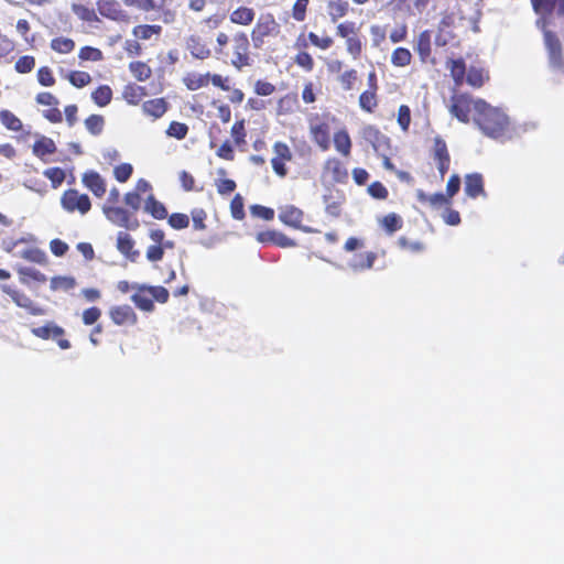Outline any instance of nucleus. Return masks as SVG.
<instances>
[{
	"label": "nucleus",
	"instance_id": "nucleus-1",
	"mask_svg": "<svg viewBox=\"0 0 564 564\" xmlns=\"http://www.w3.org/2000/svg\"><path fill=\"white\" fill-rule=\"evenodd\" d=\"M475 123L489 138L496 140H509L520 135L522 132L534 130L536 123L525 122L519 127H512L509 118L500 109L494 108L481 99H477L475 105Z\"/></svg>",
	"mask_w": 564,
	"mask_h": 564
},
{
	"label": "nucleus",
	"instance_id": "nucleus-2",
	"mask_svg": "<svg viewBox=\"0 0 564 564\" xmlns=\"http://www.w3.org/2000/svg\"><path fill=\"white\" fill-rule=\"evenodd\" d=\"M531 2L534 12L540 15L535 24L543 32L549 65L554 70L564 69L562 43L555 33L546 29L550 15L554 10L557 15L564 17V0H531Z\"/></svg>",
	"mask_w": 564,
	"mask_h": 564
},
{
	"label": "nucleus",
	"instance_id": "nucleus-3",
	"mask_svg": "<svg viewBox=\"0 0 564 564\" xmlns=\"http://www.w3.org/2000/svg\"><path fill=\"white\" fill-rule=\"evenodd\" d=\"M214 51L219 59L231 65L237 70H241L252 64L250 41L243 31H237L231 36L226 32H218Z\"/></svg>",
	"mask_w": 564,
	"mask_h": 564
},
{
	"label": "nucleus",
	"instance_id": "nucleus-4",
	"mask_svg": "<svg viewBox=\"0 0 564 564\" xmlns=\"http://www.w3.org/2000/svg\"><path fill=\"white\" fill-rule=\"evenodd\" d=\"M135 293L131 296L134 305L143 312L154 311V302L164 304L169 301L167 289L161 285L134 284Z\"/></svg>",
	"mask_w": 564,
	"mask_h": 564
},
{
	"label": "nucleus",
	"instance_id": "nucleus-5",
	"mask_svg": "<svg viewBox=\"0 0 564 564\" xmlns=\"http://www.w3.org/2000/svg\"><path fill=\"white\" fill-rule=\"evenodd\" d=\"M280 26L271 14H261L251 31L254 47H261L267 40L279 34Z\"/></svg>",
	"mask_w": 564,
	"mask_h": 564
},
{
	"label": "nucleus",
	"instance_id": "nucleus-6",
	"mask_svg": "<svg viewBox=\"0 0 564 564\" xmlns=\"http://www.w3.org/2000/svg\"><path fill=\"white\" fill-rule=\"evenodd\" d=\"M102 212L106 218L118 227H122L128 230H137L140 226L139 219L133 215V213L122 207L106 204L102 207Z\"/></svg>",
	"mask_w": 564,
	"mask_h": 564
},
{
	"label": "nucleus",
	"instance_id": "nucleus-7",
	"mask_svg": "<svg viewBox=\"0 0 564 564\" xmlns=\"http://www.w3.org/2000/svg\"><path fill=\"white\" fill-rule=\"evenodd\" d=\"M61 205L67 213L86 215L91 208V202L87 194H82L75 188L66 189L61 196Z\"/></svg>",
	"mask_w": 564,
	"mask_h": 564
},
{
	"label": "nucleus",
	"instance_id": "nucleus-8",
	"mask_svg": "<svg viewBox=\"0 0 564 564\" xmlns=\"http://www.w3.org/2000/svg\"><path fill=\"white\" fill-rule=\"evenodd\" d=\"M0 290L10 296V299L13 301V303L25 310L30 315L33 316H42L46 313V310L35 303L29 295H26L24 292L15 289L14 286L10 284H1Z\"/></svg>",
	"mask_w": 564,
	"mask_h": 564
},
{
	"label": "nucleus",
	"instance_id": "nucleus-9",
	"mask_svg": "<svg viewBox=\"0 0 564 564\" xmlns=\"http://www.w3.org/2000/svg\"><path fill=\"white\" fill-rule=\"evenodd\" d=\"M149 237L153 245L149 246L145 251V257L150 262H159L163 259L166 249H174L175 242L165 239L164 230L156 228L149 231Z\"/></svg>",
	"mask_w": 564,
	"mask_h": 564
},
{
	"label": "nucleus",
	"instance_id": "nucleus-10",
	"mask_svg": "<svg viewBox=\"0 0 564 564\" xmlns=\"http://www.w3.org/2000/svg\"><path fill=\"white\" fill-rule=\"evenodd\" d=\"M108 315L117 326L132 327L138 324V315L128 304L113 305L109 308Z\"/></svg>",
	"mask_w": 564,
	"mask_h": 564
},
{
	"label": "nucleus",
	"instance_id": "nucleus-11",
	"mask_svg": "<svg viewBox=\"0 0 564 564\" xmlns=\"http://www.w3.org/2000/svg\"><path fill=\"white\" fill-rule=\"evenodd\" d=\"M477 99H473L467 95H455L452 98L449 111L462 122L469 121V113L475 112Z\"/></svg>",
	"mask_w": 564,
	"mask_h": 564
},
{
	"label": "nucleus",
	"instance_id": "nucleus-12",
	"mask_svg": "<svg viewBox=\"0 0 564 564\" xmlns=\"http://www.w3.org/2000/svg\"><path fill=\"white\" fill-rule=\"evenodd\" d=\"M98 12L117 22H129L130 15L124 11L117 0H97Z\"/></svg>",
	"mask_w": 564,
	"mask_h": 564
},
{
	"label": "nucleus",
	"instance_id": "nucleus-13",
	"mask_svg": "<svg viewBox=\"0 0 564 564\" xmlns=\"http://www.w3.org/2000/svg\"><path fill=\"white\" fill-rule=\"evenodd\" d=\"M185 47L196 59L204 61L212 56L207 40L199 34L188 35L185 40Z\"/></svg>",
	"mask_w": 564,
	"mask_h": 564
},
{
	"label": "nucleus",
	"instance_id": "nucleus-14",
	"mask_svg": "<svg viewBox=\"0 0 564 564\" xmlns=\"http://www.w3.org/2000/svg\"><path fill=\"white\" fill-rule=\"evenodd\" d=\"M364 139L369 142L377 154L389 152L390 140L387 135L382 134L378 129L372 126H367L362 129Z\"/></svg>",
	"mask_w": 564,
	"mask_h": 564
},
{
	"label": "nucleus",
	"instance_id": "nucleus-15",
	"mask_svg": "<svg viewBox=\"0 0 564 564\" xmlns=\"http://www.w3.org/2000/svg\"><path fill=\"white\" fill-rule=\"evenodd\" d=\"M154 7L152 11L156 12L158 20L162 21L164 24H173L176 22L178 4L175 0H160L159 2L154 0Z\"/></svg>",
	"mask_w": 564,
	"mask_h": 564
},
{
	"label": "nucleus",
	"instance_id": "nucleus-16",
	"mask_svg": "<svg viewBox=\"0 0 564 564\" xmlns=\"http://www.w3.org/2000/svg\"><path fill=\"white\" fill-rule=\"evenodd\" d=\"M82 182L98 198L102 197L107 192L106 181L96 171L85 172Z\"/></svg>",
	"mask_w": 564,
	"mask_h": 564
},
{
	"label": "nucleus",
	"instance_id": "nucleus-17",
	"mask_svg": "<svg viewBox=\"0 0 564 564\" xmlns=\"http://www.w3.org/2000/svg\"><path fill=\"white\" fill-rule=\"evenodd\" d=\"M134 245L135 242L129 234L124 231L118 232L116 247L121 254L132 262H134L140 254V252L134 249Z\"/></svg>",
	"mask_w": 564,
	"mask_h": 564
},
{
	"label": "nucleus",
	"instance_id": "nucleus-18",
	"mask_svg": "<svg viewBox=\"0 0 564 564\" xmlns=\"http://www.w3.org/2000/svg\"><path fill=\"white\" fill-rule=\"evenodd\" d=\"M169 107V101L165 98L160 97L144 101L142 104V111L144 115L153 119H159L165 115Z\"/></svg>",
	"mask_w": 564,
	"mask_h": 564
},
{
	"label": "nucleus",
	"instance_id": "nucleus-19",
	"mask_svg": "<svg viewBox=\"0 0 564 564\" xmlns=\"http://www.w3.org/2000/svg\"><path fill=\"white\" fill-rule=\"evenodd\" d=\"M147 96V89L143 86L130 83L123 87L122 98L127 104L137 106Z\"/></svg>",
	"mask_w": 564,
	"mask_h": 564
},
{
	"label": "nucleus",
	"instance_id": "nucleus-20",
	"mask_svg": "<svg viewBox=\"0 0 564 564\" xmlns=\"http://www.w3.org/2000/svg\"><path fill=\"white\" fill-rule=\"evenodd\" d=\"M465 193L471 198L485 194L484 181L479 173L468 174L465 177Z\"/></svg>",
	"mask_w": 564,
	"mask_h": 564
},
{
	"label": "nucleus",
	"instance_id": "nucleus-21",
	"mask_svg": "<svg viewBox=\"0 0 564 564\" xmlns=\"http://www.w3.org/2000/svg\"><path fill=\"white\" fill-rule=\"evenodd\" d=\"M256 12L249 7H238L230 14V22L238 25H249L254 20Z\"/></svg>",
	"mask_w": 564,
	"mask_h": 564
},
{
	"label": "nucleus",
	"instance_id": "nucleus-22",
	"mask_svg": "<svg viewBox=\"0 0 564 564\" xmlns=\"http://www.w3.org/2000/svg\"><path fill=\"white\" fill-rule=\"evenodd\" d=\"M183 84L188 90H197L209 84V73L199 74L195 72L187 73L183 79Z\"/></svg>",
	"mask_w": 564,
	"mask_h": 564
},
{
	"label": "nucleus",
	"instance_id": "nucleus-23",
	"mask_svg": "<svg viewBox=\"0 0 564 564\" xmlns=\"http://www.w3.org/2000/svg\"><path fill=\"white\" fill-rule=\"evenodd\" d=\"M57 148L55 142L47 137H41L32 147L33 154L42 160L46 155L54 154Z\"/></svg>",
	"mask_w": 564,
	"mask_h": 564
},
{
	"label": "nucleus",
	"instance_id": "nucleus-24",
	"mask_svg": "<svg viewBox=\"0 0 564 564\" xmlns=\"http://www.w3.org/2000/svg\"><path fill=\"white\" fill-rule=\"evenodd\" d=\"M162 26L158 24H140L133 28L132 34L138 40H150L152 36H160Z\"/></svg>",
	"mask_w": 564,
	"mask_h": 564
},
{
	"label": "nucleus",
	"instance_id": "nucleus-25",
	"mask_svg": "<svg viewBox=\"0 0 564 564\" xmlns=\"http://www.w3.org/2000/svg\"><path fill=\"white\" fill-rule=\"evenodd\" d=\"M145 210L155 219L162 220L167 217V209L163 203L150 195L145 200Z\"/></svg>",
	"mask_w": 564,
	"mask_h": 564
},
{
	"label": "nucleus",
	"instance_id": "nucleus-26",
	"mask_svg": "<svg viewBox=\"0 0 564 564\" xmlns=\"http://www.w3.org/2000/svg\"><path fill=\"white\" fill-rule=\"evenodd\" d=\"M129 70L139 82H145L152 76V68L142 61H134L129 64Z\"/></svg>",
	"mask_w": 564,
	"mask_h": 564
},
{
	"label": "nucleus",
	"instance_id": "nucleus-27",
	"mask_svg": "<svg viewBox=\"0 0 564 564\" xmlns=\"http://www.w3.org/2000/svg\"><path fill=\"white\" fill-rule=\"evenodd\" d=\"M302 217L303 213L300 209L293 206H288L284 208V225H289L304 231H310L307 227L301 225Z\"/></svg>",
	"mask_w": 564,
	"mask_h": 564
},
{
	"label": "nucleus",
	"instance_id": "nucleus-28",
	"mask_svg": "<svg viewBox=\"0 0 564 564\" xmlns=\"http://www.w3.org/2000/svg\"><path fill=\"white\" fill-rule=\"evenodd\" d=\"M75 42L70 37L57 36L51 40L50 47L58 54H69L75 50Z\"/></svg>",
	"mask_w": 564,
	"mask_h": 564
},
{
	"label": "nucleus",
	"instance_id": "nucleus-29",
	"mask_svg": "<svg viewBox=\"0 0 564 564\" xmlns=\"http://www.w3.org/2000/svg\"><path fill=\"white\" fill-rule=\"evenodd\" d=\"M76 280L73 276L57 275L53 276L50 281V288L52 291H64L68 292L76 286Z\"/></svg>",
	"mask_w": 564,
	"mask_h": 564
},
{
	"label": "nucleus",
	"instance_id": "nucleus-30",
	"mask_svg": "<svg viewBox=\"0 0 564 564\" xmlns=\"http://www.w3.org/2000/svg\"><path fill=\"white\" fill-rule=\"evenodd\" d=\"M91 99L99 107H106L112 99V89L108 85H100L91 93Z\"/></svg>",
	"mask_w": 564,
	"mask_h": 564
},
{
	"label": "nucleus",
	"instance_id": "nucleus-31",
	"mask_svg": "<svg viewBox=\"0 0 564 564\" xmlns=\"http://www.w3.org/2000/svg\"><path fill=\"white\" fill-rule=\"evenodd\" d=\"M58 326L59 325H57L55 322L48 321L42 326L33 327L31 333L33 336L42 340H52Z\"/></svg>",
	"mask_w": 564,
	"mask_h": 564
},
{
	"label": "nucleus",
	"instance_id": "nucleus-32",
	"mask_svg": "<svg viewBox=\"0 0 564 564\" xmlns=\"http://www.w3.org/2000/svg\"><path fill=\"white\" fill-rule=\"evenodd\" d=\"M348 7L349 4L345 0H329L327 4V12L330 19L335 22L347 13Z\"/></svg>",
	"mask_w": 564,
	"mask_h": 564
},
{
	"label": "nucleus",
	"instance_id": "nucleus-33",
	"mask_svg": "<svg viewBox=\"0 0 564 564\" xmlns=\"http://www.w3.org/2000/svg\"><path fill=\"white\" fill-rule=\"evenodd\" d=\"M18 272L20 274L21 282L24 284H28L30 281H35L39 283L46 282L45 274L34 268H20Z\"/></svg>",
	"mask_w": 564,
	"mask_h": 564
},
{
	"label": "nucleus",
	"instance_id": "nucleus-34",
	"mask_svg": "<svg viewBox=\"0 0 564 564\" xmlns=\"http://www.w3.org/2000/svg\"><path fill=\"white\" fill-rule=\"evenodd\" d=\"M72 10L82 21L89 22V23L98 21V17H97L95 10L85 4L74 3L72 6Z\"/></svg>",
	"mask_w": 564,
	"mask_h": 564
},
{
	"label": "nucleus",
	"instance_id": "nucleus-35",
	"mask_svg": "<svg viewBox=\"0 0 564 564\" xmlns=\"http://www.w3.org/2000/svg\"><path fill=\"white\" fill-rule=\"evenodd\" d=\"M0 119L3 126L11 131H20L22 130V121L11 111L2 110L0 111Z\"/></svg>",
	"mask_w": 564,
	"mask_h": 564
},
{
	"label": "nucleus",
	"instance_id": "nucleus-36",
	"mask_svg": "<svg viewBox=\"0 0 564 564\" xmlns=\"http://www.w3.org/2000/svg\"><path fill=\"white\" fill-rule=\"evenodd\" d=\"M35 64L36 61L34 56L23 55L17 59L14 64V70L19 74H29L34 69Z\"/></svg>",
	"mask_w": 564,
	"mask_h": 564
},
{
	"label": "nucleus",
	"instance_id": "nucleus-37",
	"mask_svg": "<svg viewBox=\"0 0 564 564\" xmlns=\"http://www.w3.org/2000/svg\"><path fill=\"white\" fill-rule=\"evenodd\" d=\"M68 82L76 88H83L90 84L91 76L84 70H72L67 76Z\"/></svg>",
	"mask_w": 564,
	"mask_h": 564
},
{
	"label": "nucleus",
	"instance_id": "nucleus-38",
	"mask_svg": "<svg viewBox=\"0 0 564 564\" xmlns=\"http://www.w3.org/2000/svg\"><path fill=\"white\" fill-rule=\"evenodd\" d=\"M411 52L404 47H398L393 51L391 55V63L394 66L404 67L411 63Z\"/></svg>",
	"mask_w": 564,
	"mask_h": 564
},
{
	"label": "nucleus",
	"instance_id": "nucleus-39",
	"mask_svg": "<svg viewBox=\"0 0 564 564\" xmlns=\"http://www.w3.org/2000/svg\"><path fill=\"white\" fill-rule=\"evenodd\" d=\"M191 218L193 221V229L196 231H204L207 229L206 220L207 213L203 208H193L191 210Z\"/></svg>",
	"mask_w": 564,
	"mask_h": 564
},
{
	"label": "nucleus",
	"instance_id": "nucleus-40",
	"mask_svg": "<svg viewBox=\"0 0 564 564\" xmlns=\"http://www.w3.org/2000/svg\"><path fill=\"white\" fill-rule=\"evenodd\" d=\"M334 143L336 150L341 154L348 155L350 153L351 142L346 131L337 132L334 137Z\"/></svg>",
	"mask_w": 564,
	"mask_h": 564
},
{
	"label": "nucleus",
	"instance_id": "nucleus-41",
	"mask_svg": "<svg viewBox=\"0 0 564 564\" xmlns=\"http://www.w3.org/2000/svg\"><path fill=\"white\" fill-rule=\"evenodd\" d=\"M105 120L100 115H90L85 119L86 129L94 135H98L102 132Z\"/></svg>",
	"mask_w": 564,
	"mask_h": 564
},
{
	"label": "nucleus",
	"instance_id": "nucleus-42",
	"mask_svg": "<svg viewBox=\"0 0 564 564\" xmlns=\"http://www.w3.org/2000/svg\"><path fill=\"white\" fill-rule=\"evenodd\" d=\"M416 50L423 61L431 54V35L429 31H424L419 35Z\"/></svg>",
	"mask_w": 564,
	"mask_h": 564
},
{
	"label": "nucleus",
	"instance_id": "nucleus-43",
	"mask_svg": "<svg viewBox=\"0 0 564 564\" xmlns=\"http://www.w3.org/2000/svg\"><path fill=\"white\" fill-rule=\"evenodd\" d=\"M36 79L43 87H52L56 83L53 70L48 66H41L37 69Z\"/></svg>",
	"mask_w": 564,
	"mask_h": 564
},
{
	"label": "nucleus",
	"instance_id": "nucleus-44",
	"mask_svg": "<svg viewBox=\"0 0 564 564\" xmlns=\"http://www.w3.org/2000/svg\"><path fill=\"white\" fill-rule=\"evenodd\" d=\"M381 225L389 235H392L402 227V219L400 216L392 213L382 218Z\"/></svg>",
	"mask_w": 564,
	"mask_h": 564
},
{
	"label": "nucleus",
	"instance_id": "nucleus-45",
	"mask_svg": "<svg viewBox=\"0 0 564 564\" xmlns=\"http://www.w3.org/2000/svg\"><path fill=\"white\" fill-rule=\"evenodd\" d=\"M167 218V224L175 230H182L188 227L189 217L183 213H173Z\"/></svg>",
	"mask_w": 564,
	"mask_h": 564
},
{
	"label": "nucleus",
	"instance_id": "nucleus-46",
	"mask_svg": "<svg viewBox=\"0 0 564 564\" xmlns=\"http://www.w3.org/2000/svg\"><path fill=\"white\" fill-rule=\"evenodd\" d=\"M312 133L316 143L324 150L328 148L329 144V135L327 132V128L323 124H317L312 127Z\"/></svg>",
	"mask_w": 564,
	"mask_h": 564
},
{
	"label": "nucleus",
	"instance_id": "nucleus-47",
	"mask_svg": "<svg viewBox=\"0 0 564 564\" xmlns=\"http://www.w3.org/2000/svg\"><path fill=\"white\" fill-rule=\"evenodd\" d=\"M231 137L234 139V142L237 147L246 144V127H245V120H238L236 121L231 127Z\"/></svg>",
	"mask_w": 564,
	"mask_h": 564
},
{
	"label": "nucleus",
	"instance_id": "nucleus-48",
	"mask_svg": "<svg viewBox=\"0 0 564 564\" xmlns=\"http://www.w3.org/2000/svg\"><path fill=\"white\" fill-rule=\"evenodd\" d=\"M230 213L234 219L242 220L245 214L243 197L240 194H236L230 202Z\"/></svg>",
	"mask_w": 564,
	"mask_h": 564
},
{
	"label": "nucleus",
	"instance_id": "nucleus-49",
	"mask_svg": "<svg viewBox=\"0 0 564 564\" xmlns=\"http://www.w3.org/2000/svg\"><path fill=\"white\" fill-rule=\"evenodd\" d=\"M187 124L178 121H172L166 129V134L177 140H183L187 135Z\"/></svg>",
	"mask_w": 564,
	"mask_h": 564
},
{
	"label": "nucleus",
	"instance_id": "nucleus-50",
	"mask_svg": "<svg viewBox=\"0 0 564 564\" xmlns=\"http://www.w3.org/2000/svg\"><path fill=\"white\" fill-rule=\"evenodd\" d=\"M78 58L80 61H91V62H99L104 58L102 52L93 46H83L79 50Z\"/></svg>",
	"mask_w": 564,
	"mask_h": 564
},
{
	"label": "nucleus",
	"instance_id": "nucleus-51",
	"mask_svg": "<svg viewBox=\"0 0 564 564\" xmlns=\"http://www.w3.org/2000/svg\"><path fill=\"white\" fill-rule=\"evenodd\" d=\"M44 176L48 178L54 188L61 186L65 180V172L61 167H50L43 172Z\"/></svg>",
	"mask_w": 564,
	"mask_h": 564
},
{
	"label": "nucleus",
	"instance_id": "nucleus-52",
	"mask_svg": "<svg viewBox=\"0 0 564 564\" xmlns=\"http://www.w3.org/2000/svg\"><path fill=\"white\" fill-rule=\"evenodd\" d=\"M376 256L372 252L358 256L351 263L350 267L354 270L370 269L373 265Z\"/></svg>",
	"mask_w": 564,
	"mask_h": 564
},
{
	"label": "nucleus",
	"instance_id": "nucleus-53",
	"mask_svg": "<svg viewBox=\"0 0 564 564\" xmlns=\"http://www.w3.org/2000/svg\"><path fill=\"white\" fill-rule=\"evenodd\" d=\"M133 172V167L130 163H121L113 169L115 178L120 182H127Z\"/></svg>",
	"mask_w": 564,
	"mask_h": 564
},
{
	"label": "nucleus",
	"instance_id": "nucleus-54",
	"mask_svg": "<svg viewBox=\"0 0 564 564\" xmlns=\"http://www.w3.org/2000/svg\"><path fill=\"white\" fill-rule=\"evenodd\" d=\"M250 214L263 220H272L274 218V210L262 205H252L250 207Z\"/></svg>",
	"mask_w": 564,
	"mask_h": 564
},
{
	"label": "nucleus",
	"instance_id": "nucleus-55",
	"mask_svg": "<svg viewBox=\"0 0 564 564\" xmlns=\"http://www.w3.org/2000/svg\"><path fill=\"white\" fill-rule=\"evenodd\" d=\"M101 316V310L97 306H91L83 311L82 321L85 325H94Z\"/></svg>",
	"mask_w": 564,
	"mask_h": 564
},
{
	"label": "nucleus",
	"instance_id": "nucleus-56",
	"mask_svg": "<svg viewBox=\"0 0 564 564\" xmlns=\"http://www.w3.org/2000/svg\"><path fill=\"white\" fill-rule=\"evenodd\" d=\"M237 184L230 178H218L216 181V188L220 195H229L235 192Z\"/></svg>",
	"mask_w": 564,
	"mask_h": 564
},
{
	"label": "nucleus",
	"instance_id": "nucleus-57",
	"mask_svg": "<svg viewBox=\"0 0 564 564\" xmlns=\"http://www.w3.org/2000/svg\"><path fill=\"white\" fill-rule=\"evenodd\" d=\"M258 240L264 243H273L275 246H282V235L275 231H261L258 234Z\"/></svg>",
	"mask_w": 564,
	"mask_h": 564
},
{
	"label": "nucleus",
	"instance_id": "nucleus-58",
	"mask_svg": "<svg viewBox=\"0 0 564 564\" xmlns=\"http://www.w3.org/2000/svg\"><path fill=\"white\" fill-rule=\"evenodd\" d=\"M434 159L436 161L449 159V154H448V151H447L446 143L440 137H436L434 139Z\"/></svg>",
	"mask_w": 564,
	"mask_h": 564
},
{
	"label": "nucleus",
	"instance_id": "nucleus-59",
	"mask_svg": "<svg viewBox=\"0 0 564 564\" xmlns=\"http://www.w3.org/2000/svg\"><path fill=\"white\" fill-rule=\"evenodd\" d=\"M226 15L221 12H216L214 14H210L209 17L202 20V24L207 26L210 30H215L221 25L224 22Z\"/></svg>",
	"mask_w": 564,
	"mask_h": 564
},
{
	"label": "nucleus",
	"instance_id": "nucleus-60",
	"mask_svg": "<svg viewBox=\"0 0 564 564\" xmlns=\"http://www.w3.org/2000/svg\"><path fill=\"white\" fill-rule=\"evenodd\" d=\"M52 340H54L62 350L72 347L70 341L66 338V330L62 326L57 327Z\"/></svg>",
	"mask_w": 564,
	"mask_h": 564
},
{
	"label": "nucleus",
	"instance_id": "nucleus-61",
	"mask_svg": "<svg viewBox=\"0 0 564 564\" xmlns=\"http://www.w3.org/2000/svg\"><path fill=\"white\" fill-rule=\"evenodd\" d=\"M360 107L367 111H371L376 106V98L373 90L364 91L359 97Z\"/></svg>",
	"mask_w": 564,
	"mask_h": 564
},
{
	"label": "nucleus",
	"instance_id": "nucleus-62",
	"mask_svg": "<svg viewBox=\"0 0 564 564\" xmlns=\"http://www.w3.org/2000/svg\"><path fill=\"white\" fill-rule=\"evenodd\" d=\"M308 0H296L292 9V17L301 22L305 19Z\"/></svg>",
	"mask_w": 564,
	"mask_h": 564
},
{
	"label": "nucleus",
	"instance_id": "nucleus-63",
	"mask_svg": "<svg viewBox=\"0 0 564 564\" xmlns=\"http://www.w3.org/2000/svg\"><path fill=\"white\" fill-rule=\"evenodd\" d=\"M50 249L54 256L63 257L66 254V252L68 251L69 248L65 241H63L58 238H55V239L51 240Z\"/></svg>",
	"mask_w": 564,
	"mask_h": 564
},
{
	"label": "nucleus",
	"instance_id": "nucleus-64",
	"mask_svg": "<svg viewBox=\"0 0 564 564\" xmlns=\"http://www.w3.org/2000/svg\"><path fill=\"white\" fill-rule=\"evenodd\" d=\"M368 193L377 199H386L388 196L387 188L380 182H373L368 186Z\"/></svg>",
	"mask_w": 564,
	"mask_h": 564
}]
</instances>
